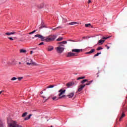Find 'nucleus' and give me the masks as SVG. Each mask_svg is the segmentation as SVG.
I'll return each instance as SVG.
<instances>
[{
    "label": "nucleus",
    "mask_w": 127,
    "mask_h": 127,
    "mask_svg": "<svg viewBox=\"0 0 127 127\" xmlns=\"http://www.w3.org/2000/svg\"><path fill=\"white\" fill-rule=\"evenodd\" d=\"M34 37H38L40 38L42 41H46V42H51L56 39V35H50L49 36L43 37L41 35L37 34L34 36Z\"/></svg>",
    "instance_id": "nucleus-1"
},
{
    "label": "nucleus",
    "mask_w": 127,
    "mask_h": 127,
    "mask_svg": "<svg viewBox=\"0 0 127 127\" xmlns=\"http://www.w3.org/2000/svg\"><path fill=\"white\" fill-rule=\"evenodd\" d=\"M121 111L122 112V114L119 119L120 122H121V121L124 119V117H126L125 112H127V103L126 102V101L122 104Z\"/></svg>",
    "instance_id": "nucleus-2"
},
{
    "label": "nucleus",
    "mask_w": 127,
    "mask_h": 127,
    "mask_svg": "<svg viewBox=\"0 0 127 127\" xmlns=\"http://www.w3.org/2000/svg\"><path fill=\"white\" fill-rule=\"evenodd\" d=\"M66 92V90L64 89H60L59 91V93H60L58 95L59 98H57V100H60V99H62V98H64L65 97V95H64V93Z\"/></svg>",
    "instance_id": "nucleus-3"
},
{
    "label": "nucleus",
    "mask_w": 127,
    "mask_h": 127,
    "mask_svg": "<svg viewBox=\"0 0 127 127\" xmlns=\"http://www.w3.org/2000/svg\"><path fill=\"white\" fill-rule=\"evenodd\" d=\"M77 84H78V82H77V81H70L66 83V87H67V88H70V87H72V86L76 85H77Z\"/></svg>",
    "instance_id": "nucleus-4"
},
{
    "label": "nucleus",
    "mask_w": 127,
    "mask_h": 127,
    "mask_svg": "<svg viewBox=\"0 0 127 127\" xmlns=\"http://www.w3.org/2000/svg\"><path fill=\"white\" fill-rule=\"evenodd\" d=\"M8 127H21L17 125L16 121H13L11 123L8 124Z\"/></svg>",
    "instance_id": "nucleus-5"
},
{
    "label": "nucleus",
    "mask_w": 127,
    "mask_h": 127,
    "mask_svg": "<svg viewBox=\"0 0 127 127\" xmlns=\"http://www.w3.org/2000/svg\"><path fill=\"white\" fill-rule=\"evenodd\" d=\"M27 65H34L35 66H38V64L35 63V62H33L32 60L29 59V60L27 61L26 62Z\"/></svg>",
    "instance_id": "nucleus-6"
},
{
    "label": "nucleus",
    "mask_w": 127,
    "mask_h": 127,
    "mask_svg": "<svg viewBox=\"0 0 127 127\" xmlns=\"http://www.w3.org/2000/svg\"><path fill=\"white\" fill-rule=\"evenodd\" d=\"M64 51V48L61 47V46H59L57 48V52L58 53H60L61 54L62 52Z\"/></svg>",
    "instance_id": "nucleus-7"
},
{
    "label": "nucleus",
    "mask_w": 127,
    "mask_h": 127,
    "mask_svg": "<svg viewBox=\"0 0 127 127\" xmlns=\"http://www.w3.org/2000/svg\"><path fill=\"white\" fill-rule=\"evenodd\" d=\"M74 56H77L75 53L72 52L67 53V57H74Z\"/></svg>",
    "instance_id": "nucleus-8"
},
{
    "label": "nucleus",
    "mask_w": 127,
    "mask_h": 127,
    "mask_svg": "<svg viewBox=\"0 0 127 127\" xmlns=\"http://www.w3.org/2000/svg\"><path fill=\"white\" fill-rule=\"evenodd\" d=\"M85 87H86V85H80L78 87V91L81 92V91L83 90V89H84V88H85Z\"/></svg>",
    "instance_id": "nucleus-9"
},
{
    "label": "nucleus",
    "mask_w": 127,
    "mask_h": 127,
    "mask_svg": "<svg viewBox=\"0 0 127 127\" xmlns=\"http://www.w3.org/2000/svg\"><path fill=\"white\" fill-rule=\"evenodd\" d=\"M59 44H60V46H61V47H62V46H64L63 44H67V41H64L63 42L59 43Z\"/></svg>",
    "instance_id": "nucleus-10"
},
{
    "label": "nucleus",
    "mask_w": 127,
    "mask_h": 127,
    "mask_svg": "<svg viewBox=\"0 0 127 127\" xmlns=\"http://www.w3.org/2000/svg\"><path fill=\"white\" fill-rule=\"evenodd\" d=\"M72 52H76V53H80V52H81V50L80 49H72L71 50Z\"/></svg>",
    "instance_id": "nucleus-11"
},
{
    "label": "nucleus",
    "mask_w": 127,
    "mask_h": 127,
    "mask_svg": "<svg viewBox=\"0 0 127 127\" xmlns=\"http://www.w3.org/2000/svg\"><path fill=\"white\" fill-rule=\"evenodd\" d=\"M48 51H52L54 49V48L52 46H49L47 48Z\"/></svg>",
    "instance_id": "nucleus-12"
},
{
    "label": "nucleus",
    "mask_w": 127,
    "mask_h": 127,
    "mask_svg": "<svg viewBox=\"0 0 127 127\" xmlns=\"http://www.w3.org/2000/svg\"><path fill=\"white\" fill-rule=\"evenodd\" d=\"M94 52H95V49H93L90 52L86 53L85 54H92V53H94Z\"/></svg>",
    "instance_id": "nucleus-13"
},
{
    "label": "nucleus",
    "mask_w": 127,
    "mask_h": 127,
    "mask_svg": "<svg viewBox=\"0 0 127 127\" xmlns=\"http://www.w3.org/2000/svg\"><path fill=\"white\" fill-rule=\"evenodd\" d=\"M78 23H77V22H71L70 23H69L68 24V25H74V24H78Z\"/></svg>",
    "instance_id": "nucleus-14"
},
{
    "label": "nucleus",
    "mask_w": 127,
    "mask_h": 127,
    "mask_svg": "<svg viewBox=\"0 0 127 127\" xmlns=\"http://www.w3.org/2000/svg\"><path fill=\"white\" fill-rule=\"evenodd\" d=\"M5 34V35H11L15 34V32L6 33Z\"/></svg>",
    "instance_id": "nucleus-15"
},
{
    "label": "nucleus",
    "mask_w": 127,
    "mask_h": 127,
    "mask_svg": "<svg viewBox=\"0 0 127 127\" xmlns=\"http://www.w3.org/2000/svg\"><path fill=\"white\" fill-rule=\"evenodd\" d=\"M73 96H74L73 92H72L67 95V97H69V98H73Z\"/></svg>",
    "instance_id": "nucleus-16"
},
{
    "label": "nucleus",
    "mask_w": 127,
    "mask_h": 127,
    "mask_svg": "<svg viewBox=\"0 0 127 127\" xmlns=\"http://www.w3.org/2000/svg\"><path fill=\"white\" fill-rule=\"evenodd\" d=\"M4 126L3 125V122L0 120V127H4Z\"/></svg>",
    "instance_id": "nucleus-17"
},
{
    "label": "nucleus",
    "mask_w": 127,
    "mask_h": 127,
    "mask_svg": "<svg viewBox=\"0 0 127 127\" xmlns=\"http://www.w3.org/2000/svg\"><path fill=\"white\" fill-rule=\"evenodd\" d=\"M92 82H93V80L88 81L86 84L83 85H85V86H89V85H91V84H92Z\"/></svg>",
    "instance_id": "nucleus-18"
},
{
    "label": "nucleus",
    "mask_w": 127,
    "mask_h": 127,
    "mask_svg": "<svg viewBox=\"0 0 127 127\" xmlns=\"http://www.w3.org/2000/svg\"><path fill=\"white\" fill-rule=\"evenodd\" d=\"M31 116H32V115L30 114V115L28 116V117H26V118L24 119V121H27V120H29V119H30V117H31Z\"/></svg>",
    "instance_id": "nucleus-19"
},
{
    "label": "nucleus",
    "mask_w": 127,
    "mask_h": 127,
    "mask_svg": "<svg viewBox=\"0 0 127 127\" xmlns=\"http://www.w3.org/2000/svg\"><path fill=\"white\" fill-rule=\"evenodd\" d=\"M26 52V50H23V49L20 50V53H25Z\"/></svg>",
    "instance_id": "nucleus-20"
},
{
    "label": "nucleus",
    "mask_w": 127,
    "mask_h": 127,
    "mask_svg": "<svg viewBox=\"0 0 127 127\" xmlns=\"http://www.w3.org/2000/svg\"><path fill=\"white\" fill-rule=\"evenodd\" d=\"M62 40H63V37H60L57 39V41H61Z\"/></svg>",
    "instance_id": "nucleus-21"
},
{
    "label": "nucleus",
    "mask_w": 127,
    "mask_h": 127,
    "mask_svg": "<svg viewBox=\"0 0 127 127\" xmlns=\"http://www.w3.org/2000/svg\"><path fill=\"white\" fill-rule=\"evenodd\" d=\"M85 76H81L77 78V80H81V79H85Z\"/></svg>",
    "instance_id": "nucleus-22"
},
{
    "label": "nucleus",
    "mask_w": 127,
    "mask_h": 127,
    "mask_svg": "<svg viewBox=\"0 0 127 127\" xmlns=\"http://www.w3.org/2000/svg\"><path fill=\"white\" fill-rule=\"evenodd\" d=\"M88 81V79H84L83 80L81 81V84H84V83L87 82Z\"/></svg>",
    "instance_id": "nucleus-23"
},
{
    "label": "nucleus",
    "mask_w": 127,
    "mask_h": 127,
    "mask_svg": "<svg viewBox=\"0 0 127 127\" xmlns=\"http://www.w3.org/2000/svg\"><path fill=\"white\" fill-rule=\"evenodd\" d=\"M85 27H89V26H91V23L85 24Z\"/></svg>",
    "instance_id": "nucleus-24"
},
{
    "label": "nucleus",
    "mask_w": 127,
    "mask_h": 127,
    "mask_svg": "<svg viewBox=\"0 0 127 127\" xmlns=\"http://www.w3.org/2000/svg\"><path fill=\"white\" fill-rule=\"evenodd\" d=\"M105 42V40H99L98 43H101V44H103Z\"/></svg>",
    "instance_id": "nucleus-25"
},
{
    "label": "nucleus",
    "mask_w": 127,
    "mask_h": 127,
    "mask_svg": "<svg viewBox=\"0 0 127 127\" xmlns=\"http://www.w3.org/2000/svg\"><path fill=\"white\" fill-rule=\"evenodd\" d=\"M41 26L39 28L40 29H41V28H43V27H45L43 23H41Z\"/></svg>",
    "instance_id": "nucleus-26"
},
{
    "label": "nucleus",
    "mask_w": 127,
    "mask_h": 127,
    "mask_svg": "<svg viewBox=\"0 0 127 127\" xmlns=\"http://www.w3.org/2000/svg\"><path fill=\"white\" fill-rule=\"evenodd\" d=\"M27 115V112H25L24 113H23L22 114V117H25Z\"/></svg>",
    "instance_id": "nucleus-27"
},
{
    "label": "nucleus",
    "mask_w": 127,
    "mask_h": 127,
    "mask_svg": "<svg viewBox=\"0 0 127 127\" xmlns=\"http://www.w3.org/2000/svg\"><path fill=\"white\" fill-rule=\"evenodd\" d=\"M58 28H61V27L59 26V27H58L55 28H53V29H52V30H57V29H58Z\"/></svg>",
    "instance_id": "nucleus-28"
},
{
    "label": "nucleus",
    "mask_w": 127,
    "mask_h": 127,
    "mask_svg": "<svg viewBox=\"0 0 127 127\" xmlns=\"http://www.w3.org/2000/svg\"><path fill=\"white\" fill-rule=\"evenodd\" d=\"M101 53H97L96 55H94V57H97V56H99Z\"/></svg>",
    "instance_id": "nucleus-29"
},
{
    "label": "nucleus",
    "mask_w": 127,
    "mask_h": 127,
    "mask_svg": "<svg viewBox=\"0 0 127 127\" xmlns=\"http://www.w3.org/2000/svg\"><path fill=\"white\" fill-rule=\"evenodd\" d=\"M17 78H16V77H12L11 79V81H15V80H17Z\"/></svg>",
    "instance_id": "nucleus-30"
},
{
    "label": "nucleus",
    "mask_w": 127,
    "mask_h": 127,
    "mask_svg": "<svg viewBox=\"0 0 127 127\" xmlns=\"http://www.w3.org/2000/svg\"><path fill=\"white\" fill-rule=\"evenodd\" d=\"M54 85H49L47 87L48 89H49L50 88H54Z\"/></svg>",
    "instance_id": "nucleus-31"
},
{
    "label": "nucleus",
    "mask_w": 127,
    "mask_h": 127,
    "mask_svg": "<svg viewBox=\"0 0 127 127\" xmlns=\"http://www.w3.org/2000/svg\"><path fill=\"white\" fill-rule=\"evenodd\" d=\"M102 49H103V48H102V47H99L97 49V50L99 51V50H102Z\"/></svg>",
    "instance_id": "nucleus-32"
},
{
    "label": "nucleus",
    "mask_w": 127,
    "mask_h": 127,
    "mask_svg": "<svg viewBox=\"0 0 127 127\" xmlns=\"http://www.w3.org/2000/svg\"><path fill=\"white\" fill-rule=\"evenodd\" d=\"M22 79H23V77H18V80L19 81H20L21 80H22Z\"/></svg>",
    "instance_id": "nucleus-33"
},
{
    "label": "nucleus",
    "mask_w": 127,
    "mask_h": 127,
    "mask_svg": "<svg viewBox=\"0 0 127 127\" xmlns=\"http://www.w3.org/2000/svg\"><path fill=\"white\" fill-rule=\"evenodd\" d=\"M57 99V97H56V96L53 97V101H55V100H56Z\"/></svg>",
    "instance_id": "nucleus-34"
},
{
    "label": "nucleus",
    "mask_w": 127,
    "mask_h": 127,
    "mask_svg": "<svg viewBox=\"0 0 127 127\" xmlns=\"http://www.w3.org/2000/svg\"><path fill=\"white\" fill-rule=\"evenodd\" d=\"M63 22H67V19H63Z\"/></svg>",
    "instance_id": "nucleus-35"
},
{
    "label": "nucleus",
    "mask_w": 127,
    "mask_h": 127,
    "mask_svg": "<svg viewBox=\"0 0 127 127\" xmlns=\"http://www.w3.org/2000/svg\"><path fill=\"white\" fill-rule=\"evenodd\" d=\"M38 45H44V43L41 42V43L39 44Z\"/></svg>",
    "instance_id": "nucleus-36"
},
{
    "label": "nucleus",
    "mask_w": 127,
    "mask_h": 127,
    "mask_svg": "<svg viewBox=\"0 0 127 127\" xmlns=\"http://www.w3.org/2000/svg\"><path fill=\"white\" fill-rule=\"evenodd\" d=\"M8 39H9L10 40H11V41H13V40H14L12 38H11V37H8Z\"/></svg>",
    "instance_id": "nucleus-37"
},
{
    "label": "nucleus",
    "mask_w": 127,
    "mask_h": 127,
    "mask_svg": "<svg viewBox=\"0 0 127 127\" xmlns=\"http://www.w3.org/2000/svg\"><path fill=\"white\" fill-rule=\"evenodd\" d=\"M35 32H36V30H35L33 31L32 32H31L32 34H33V33H35Z\"/></svg>",
    "instance_id": "nucleus-38"
},
{
    "label": "nucleus",
    "mask_w": 127,
    "mask_h": 127,
    "mask_svg": "<svg viewBox=\"0 0 127 127\" xmlns=\"http://www.w3.org/2000/svg\"><path fill=\"white\" fill-rule=\"evenodd\" d=\"M3 92H4V91H3V90H2V91H0V95L1 94H2V93H3Z\"/></svg>",
    "instance_id": "nucleus-39"
},
{
    "label": "nucleus",
    "mask_w": 127,
    "mask_h": 127,
    "mask_svg": "<svg viewBox=\"0 0 127 127\" xmlns=\"http://www.w3.org/2000/svg\"><path fill=\"white\" fill-rule=\"evenodd\" d=\"M92 2V1L91 0H88V3H91Z\"/></svg>",
    "instance_id": "nucleus-40"
},
{
    "label": "nucleus",
    "mask_w": 127,
    "mask_h": 127,
    "mask_svg": "<svg viewBox=\"0 0 127 127\" xmlns=\"http://www.w3.org/2000/svg\"><path fill=\"white\" fill-rule=\"evenodd\" d=\"M109 37H103V39H108Z\"/></svg>",
    "instance_id": "nucleus-41"
},
{
    "label": "nucleus",
    "mask_w": 127,
    "mask_h": 127,
    "mask_svg": "<svg viewBox=\"0 0 127 127\" xmlns=\"http://www.w3.org/2000/svg\"><path fill=\"white\" fill-rule=\"evenodd\" d=\"M42 7H43V5H42V6L39 7V8H42Z\"/></svg>",
    "instance_id": "nucleus-42"
},
{
    "label": "nucleus",
    "mask_w": 127,
    "mask_h": 127,
    "mask_svg": "<svg viewBox=\"0 0 127 127\" xmlns=\"http://www.w3.org/2000/svg\"><path fill=\"white\" fill-rule=\"evenodd\" d=\"M32 53H33V51H30V54H32Z\"/></svg>",
    "instance_id": "nucleus-43"
},
{
    "label": "nucleus",
    "mask_w": 127,
    "mask_h": 127,
    "mask_svg": "<svg viewBox=\"0 0 127 127\" xmlns=\"http://www.w3.org/2000/svg\"><path fill=\"white\" fill-rule=\"evenodd\" d=\"M107 49H110V47L107 46Z\"/></svg>",
    "instance_id": "nucleus-44"
},
{
    "label": "nucleus",
    "mask_w": 127,
    "mask_h": 127,
    "mask_svg": "<svg viewBox=\"0 0 127 127\" xmlns=\"http://www.w3.org/2000/svg\"><path fill=\"white\" fill-rule=\"evenodd\" d=\"M33 50H34V49H36V48H32Z\"/></svg>",
    "instance_id": "nucleus-45"
},
{
    "label": "nucleus",
    "mask_w": 127,
    "mask_h": 127,
    "mask_svg": "<svg viewBox=\"0 0 127 127\" xmlns=\"http://www.w3.org/2000/svg\"><path fill=\"white\" fill-rule=\"evenodd\" d=\"M68 41H73V42H74V41L71 40H68Z\"/></svg>",
    "instance_id": "nucleus-46"
},
{
    "label": "nucleus",
    "mask_w": 127,
    "mask_h": 127,
    "mask_svg": "<svg viewBox=\"0 0 127 127\" xmlns=\"http://www.w3.org/2000/svg\"><path fill=\"white\" fill-rule=\"evenodd\" d=\"M29 34H32V33L31 32L29 33Z\"/></svg>",
    "instance_id": "nucleus-47"
},
{
    "label": "nucleus",
    "mask_w": 127,
    "mask_h": 127,
    "mask_svg": "<svg viewBox=\"0 0 127 127\" xmlns=\"http://www.w3.org/2000/svg\"><path fill=\"white\" fill-rule=\"evenodd\" d=\"M41 94H43V91H41Z\"/></svg>",
    "instance_id": "nucleus-48"
},
{
    "label": "nucleus",
    "mask_w": 127,
    "mask_h": 127,
    "mask_svg": "<svg viewBox=\"0 0 127 127\" xmlns=\"http://www.w3.org/2000/svg\"><path fill=\"white\" fill-rule=\"evenodd\" d=\"M85 37H83V39H85Z\"/></svg>",
    "instance_id": "nucleus-49"
},
{
    "label": "nucleus",
    "mask_w": 127,
    "mask_h": 127,
    "mask_svg": "<svg viewBox=\"0 0 127 127\" xmlns=\"http://www.w3.org/2000/svg\"><path fill=\"white\" fill-rule=\"evenodd\" d=\"M108 47V45H106L105 47Z\"/></svg>",
    "instance_id": "nucleus-50"
},
{
    "label": "nucleus",
    "mask_w": 127,
    "mask_h": 127,
    "mask_svg": "<svg viewBox=\"0 0 127 127\" xmlns=\"http://www.w3.org/2000/svg\"><path fill=\"white\" fill-rule=\"evenodd\" d=\"M19 64H21V62H19Z\"/></svg>",
    "instance_id": "nucleus-51"
},
{
    "label": "nucleus",
    "mask_w": 127,
    "mask_h": 127,
    "mask_svg": "<svg viewBox=\"0 0 127 127\" xmlns=\"http://www.w3.org/2000/svg\"><path fill=\"white\" fill-rule=\"evenodd\" d=\"M32 39H34V37H33V38H32Z\"/></svg>",
    "instance_id": "nucleus-52"
},
{
    "label": "nucleus",
    "mask_w": 127,
    "mask_h": 127,
    "mask_svg": "<svg viewBox=\"0 0 127 127\" xmlns=\"http://www.w3.org/2000/svg\"><path fill=\"white\" fill-rule=\"evenodd\" d=\"M126 127H127V125H126Z\"/></svg>",
    "instance_id": "nucleus-53"
}]
</instances>
